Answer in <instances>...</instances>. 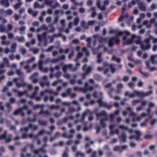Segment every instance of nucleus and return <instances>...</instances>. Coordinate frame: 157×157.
<instances>
[{"label":"nucleus","instance_id":"nucleus-1","mask_svg":"<svg viewBox=\"0 0 157 157\" xmlns=\"http://www.w3.org/2000/svg\"><path fill=\"white\" fill-rule=\"evenodd\" d=\"M82 69L85 72L81 74L82 78L83 79H85L86 76L91 72L92 68L91 66H88L86 64L83 66Z\"/></svg>","mask_w":157,"mask_h":157},{"label":"nucleus","instance_id":"nucleus-2","mask_svg":"<svg viewBox=\"0 0 157 157\" xmlns=\"http://www.w3.org/2000/svg\"><path fill=\"white\" fill-rule=\"evenodd\" d=\"M124 34L125 35L123 37V44L124 45H130L132 43V37L130 39H128V37L130 35V33L129 31L127 30L124 31Z\"/></svg>","mask_w":157,"mask_h":157},{"label":"nucleus","instance_id":"nucleus-3","mask_svg":"<svg viewBox=\"0 0 157 157\" xmlns=\"http://www.w3.org/2000/svg\"><path fill=\"white\" fill-rule=\"evenodd\" d=\"M6 131H5L3 134L0 135V140H4L5 142L8 143L10 142L11 140L12 135L11 134H8L6 137Z\"/></svg>","mask_w":157,"mask_h":157},{"label":"nucleus","instance_id":"nucleus-4","mask_svg":"<svg viewBox=\"0 0 157 157\" xmlns=\"http://www.w3.org/2000/svg\"><path fill=\"white\" fill-rule=\"evenodd\" d=\"M134 92L135 93H136V95H138L140 97H144L145 96H148L153 93V92L151 90H150L146 93L141 91H137L136 90H135Z\"/></svg>","mask_w":157,"mask_h":157},{"label":"nucleus","instance_id":"nucleus-5","mask_svg":"<svg viewBox=\"0 0 157 157\" xmlns=\"http://www.w3.org/2000/svg\"><path fill=\"white\" fill-rule=\"evenodd\" d=\"M141 38L140 36H136L135 34H133L132 35V42L134 41L137 44H141Z\"/></svg>","mask_w":157,"mask_h":157},{"label":"nucleus","instance_id":"nucleus-6","mask_svg":"<svg viewBox=\"0 0 157 157\" xmlns=\"http://www.w3.org/2000/svg\"><path fill=\"white\" fill-rule=\"evenodd\" d=\"M119 42V40L117 37H113L109 39L108 44L110 47H112L113 45L114 42L118 43Z\"/></svg>","mask_w":157,"mask_h":157},{"label":"nucleus","instance_id":"nucleus-7","mask_svg":"<svg viewBox=\"0 0 157 157\" xmlns=\"http://www.w3.org/2000/svg\"><path fill=\"white\" fill-rule=\"evenodd\" d=\"M47 5H49L52 9H55L58 7L59 6L60 4L56 0H52Z\"/></svg>","mask_w":157,"mask_h":157},{"label":"nucleus","instance_id":"nucleus-8","mask_svg":"<svg viewBox=\"0 0 157 157\" xmlns=\"http://www.w3.org/2000/svg\"><path fill=\"white\" fill-rule=\"evenodd\" d=\"M88 12H91V17L92 18L94 17L97 15L96 8L95 7H91L90 9L88 11Z\"/></svg>","mask_w":157,"mask_h":157},{"label":"nucleus","instance_id":"nucleus-9","mask_svg":"<svg viewBox=\"0 0 157 157\" xmlns=\"http://www.w3.org/2000/svg\"><path fill=\"white\" fill-rule=\"evenodd\" d=\"M28 13L32 15L33 17H36L37 16L38 12L36 10H33V9L31 8H29L28 9Z\"/></svg>","mask_w":157,"mask_h":157},{"label":"nucleus","instance_id":"nucleus-10","mask_svg":"<svg viewBox=\"0 0 157 157\" xmlns=\"http://www.w3.org/2000/svg\"><path fill=\"white\" fill-rule=\"evenodd\" d=\"M48 32H45L43 33L41 35H38V40L40 41L43 40H45L46 39V36Z\"/></svg>","mask_w":157,"mask_h":157},{"label":"nucleus","instance_id":"nucleus-11","mask_svg":"<svg viewBox=\"0 0 157 157\" xmlns=\"http://www.w3.org/2000/svg\"><path fill=\"white\" fill-rule=\"evenodd\" d=\"M141 49L144 50H146L150 48L151 47V45L149 44H146L143 43L141 45Z\"/></svg>","mask_w":157,"mask_h":157},{"label":"nucleus","instance_id":"nucleus-12","mask_svg":"<svg viewBox=\"0 0 157 157\" xmlns=\"http://www.w3.org/2000/svg\"><path fill=\"white\" fill-rule=\"evenodd\" d=\"M101 2L100 0H97L96 1V5L98 8L101 11H103L105 10L106 7L105 6H101Z\"/></svg>","mask_w":157,"mask_h":157},{"label":"nucleus","instance_id":"nucleus-13","mask_svg":"<svg viewBox=\"0 0 157 157\" xmlns=\"http://www.w3.org/2000/svg\"><path fill=\"white\" fill-rule=\"evenodd\" d=\"M34 8L35 9L37 8H39L40 9L43 8L45 7V4L44 3L42 4L41 5L37 2H35L33 5Z\"/></svg>","mask_w":157,"mask_h":157},{"label":"nucleus","instance_id":"nucleus-14","mask_svg":"<svg viewBox=\"0 0 157 157\" xmlns=\"http://www.w3.org/2000/svg\"><path fill=\"white\" fill-rule=\"evenodd\" d=\"M17 44L16 43H13L10 45V48L12 52H15L17 48Z\"/></svg>","mask_w":157,"mask_h":157},{"label":"nucleus","instance_id":"nucleus-15","mask_svg":"<svg viewBox=\"0 0 157 157\" xmlns=\"http://www.w3.org/2000/svg\"><path fill=\"white\" fill-rule=\"evenodd\" d=\"M0 3L5 7H8L10 5L8 0H0Z\"/></svg>","mask_w":157,"mask_h":157},{"label":"nucleus","instance_id":"nucleus-16","mask_svg":"<svg viewBox=\"0 0 157 157\" xmlns=\"http://www.w3.org/2000/svg\"><path fill=\"white\" fill-rule=\"evenodd\" d=\"M44 114L45 115L46 117L48 116L51 114V113L50 111L48 110H47L45 111H44L43 109H42L41 111L39 113V114L40 115H42L43 114Z\"/></svg>","mask_w":157,"mask_h":157},{"label":"nucleus","instance_id":"nucleus-17","mask_svg":"<svg viewBox=\"0 0 157 157\" xmlns=\"http://www.w3.org/2000/svg\"><path fill=\"white\" fill-rule=\"evenodd\" d=\"M138 5L140 10L144 11H146V7L143 2L138 3Z\"/></svg>","mask_w":157,"mask_h":157},{"label":"nucleus","instance_id":"nucleus-18","mask_svg":"<svg viewBox=\"0 0 157 157\" xmlns=\"http://www.w3.org/2000/svg\"><path fill=\"white\" fill-rule=\"evenodd\" d=\"M90 110H86L82 114V117L81 118V120L80 121L82 122L83 121L85 118V117L86 115L90 113Z\"/></svg>","mask_w":157,"mask_h":157},{"label":"nucleus","instance_id":"nucleus-19","mask_svg":"<svg viewBox=\"0 0 157 157\" xmlns=\"http://www.w3.org/2000/svg\"><path fill=\"white\" fill-rule=\"evenodd\" d=\"M103 97L99 99L97 101L98 103L99 104L100 107H103L104 106L106 105V103L103 102L102 100V99Z\"/></svg>","mask_w":157,"mask_h":157},{"label":"nucleus","instance_id":"nucleus-20","mask_svg":"<svg viewBox=\"0 0 157 157\" xmlns=\"http://www.w3.org/2000/svg\"><path fill=\"white\" fill-rule=\"evenodd\" d=\"M81 26L85 29L89 28V26L88 24H87L85 20H82L81 22Z\"/></svg>","mask_w":157,"mask_h":157},{"label":"nucleus","instance_id":"nucleus-21","mask_svg":"<svg viewBox=\"0 0 157 157\" xmlns=\"http://www.w3.org/2000/svg\"><path fill=\"white\" fill-rule=\"evenodd\" d=\"M5 107L7 108V111L8 112H10L12 110V107L10 105V104L9 102H6L5 105Z\"/></svg>","mask_w":157,"mask_h":157},{"label":"nucleus","instance_id":"nucleus-22","mask_svg":"<svg viewBox=\"0 0 157 157\" xmlns=\"http://www.w3.org/2000/svg\"><path fill=\"white\" fill-rule=\"evenodd\" d=\"M103 95V93L101 92H100L99 93L97 92H95L93 94L94 97L95 98L97 97L101 98L102 97Z\"/></svg>","mask_w":157,"mask_h":157},{"label":"nucleus","instance_id":"nucleus-23","mask_svg":"<svg viewBox=\"0 0 157 157\" xmlns=\"http://www.w3.org/2000/svg\"><path fill=\"white\" fill-rule=\"evenodd\" d=\"M67 65L68 68H69L70 70L71 71H75L78 69V67H77L73 68V65L71 64H70Z\"/></svg>","mask_w":157,"mask_h":157},{"label":"nucleus","instance_id":"nucleus-24","mask_svg":"<svg viewBox=\"0 0 157 157\" xmlns=\"http://www.w3.org/2000/svg\"><path fill=\"white\" fill-rule=\"evenodd\" d=\"M135 133L136 134V140L138 141L140 139V138L142 134L141 132L139 130H136L135 131Z\"/></svg>","mask_w":157,"mask_h":157},{"label":"nucleus","instance_id":"nucleus-25","mask_svg":"<svg viewBox=\"0 0 157 157\" xmlns=\"http://www.w3.org/2000/svg\"><path fill=\"white\" fill-rule=\"evenodd\" d=\"M23 4V3L21 2H19L16 3L13 6V7L16 10H17Z\"/></svg>","mask_w":157,"mask_h":157},{"label":"nucleus","instance_id":"nucleus-26","mask_svg":"<svg viewBox=\"0 0 157 157\" xmlns=\"http://www.w3.org/2000/svg\"><path fill=\"white\" fill-rule=\"evenodd\" d=\"M102 56V53L101 52L97 56V62L98 63H101L103 59L101 58Z\"/></svg>","mask_w":157,"mask_h":157},{"label":"nucleus","instance_id":"nucleus-27","mask_svg":"<svg viewBox=\"0 0 157 157\" xmlns=\"http://www.w3.org/2000/svg\"><path fill=\"white\" fill-rule=\"evenodd\" d=\"M23 111V108H20L16 110L14 112L13 114L15 115H18L20 113L22 112Z\"/></svg>","mask_w":157,"mask_h":157},{"label":"nucleus","instance_id":"nucleus-28","mask_svg":"<svg viewBox=\"0 0 157 157\" xmlns=\"http://www.w3.org/2000/svg\"><path fill=\"white\" fill-rule=\"evenodd\" d=\"M80 21L79 18L77 16L75 17L74 21V25L76 26L78 25Z\"/></svg>","mask_w":157,"mask_h":157},{"label":"nucleus","instance_id":"nucleus-29","mask_svg":"<svg viewBox=\"0 0 157 157\" xmlns=\"http://www.w3.org/2000/svg\"><path fill=\"white\" fill-rule=\"evenodd\" d=\"M39 70H42L43 69V64L44 63L43 60L40 59L39 62Z\"/></svg>","mask_w":157,"mask_h":157},{"label":"nucleus","instance_id":"nucleus-30","mask_svg":"<svg viewBox=\"0 0 157 157\" xmlns=\"http://www.w3.org/2000/svg\"><path fill=\"white\" fill-rule=\"evenodd\" d=\"M16 38L19 42H24L25 41V38L23 36L20 37L17 36Z\"/></svg>","mask_w":157,"mask_h":157},{"label":"nucleus","instance_id":"nucleus-31","mask_svg":"<svg viewBox=\"0 0 157 157\" xmlns=\"http://www.w3.org/2000/svg\"><path fill=\"white\" fill-rule=\"evenodd\" d=\"M19 51L21 54L23 55H25L27 52L26 49L24 48H20L19 49Z\"/></svg>","mask_w":157,"mask_h":157},{"label":"nucleus","instance_id":"nucleus-32","mask_svg":"<svg viewBox=\"0 0 157 157\" xmlns=\"http://www.w3.org/2000/svg\"><path fill=\"white\" fill-rule=\"evenodd\" d=\"M106 115V113L105 111H102L100 113H97L96 114V116L98 118L101 116H105Z\"/></svg>","mask_w":157,"mask_h":157},{"label":"nucleus","instance_id":"nucleus-33","mask_svg":"<svg viewBox=\"0 0 157 157\" xmlns=\"http://www.w3.org/2000/svg\"><path fill=\"white\" fill-rule=\"evenodd\" d=\"M9 103L10 104H15L16 103V98H10L9 100Z\"/></svg>","mask_w":157,"mask_h":157},{"label":"nucleus","instance_id":"nucleus-34","mask_svg":"<svg viewBox=\"0 0 157 157\" xmlns=\"http://www.w3.org/2000/svg\"><path fill=\"white\" fill-rule=\"evenodd\" d=\"M38 122L39 124L40 125L44 126H46L48 124L47 121L40 120L38 121Z\"/></svg>","mask_w":157,"mask_h":157},{"label":"nucleus","instance_id":"nucleus-35","mask_svg":"<svg viewBox=\"0 0 157 157\" xmlns=\"http://www.w3.org/2000/svg\"><path fill=\"white\" fill-rule=\"evenodd\" d=\"M82 51L85 52V54L87 57L89 56L90 55V52L87 50L86 47H84L82 48Z\"/></svg>","mask_w":157,"mask_h":157},{"label":"nucleus","instance_id":"nucleus-36","mask_svg":"<svg viewBox=\"0 0 157 157\" xmlns=\"http://www.w3.org/2000/svg\"><path fill=\"white\" fill-rule=\"evenodd\" d=\"M30 51H32L34 54H36L39 52L40 49L37 48H33L30 49Z\"/></svg>","mask_w":157,"mask_h":157},{"label":"nucleus","instance_id":"nucleus-37","mask_svg":"<svg viewBox=\"0 0 157 157\" xmlns=\"http://www.w3.org/2000/svg\"><path fill=\"white\" fill-rule=\"evenodd\" d=\"M68 148H66L65 151H64L62 156L63 157H68Z\"/></svg>","mask_w":157,"mask_h":157},{"label":"nucleus","instance_id":"nucleus-38","mask_svg":"<svg viewBox=\"0 0 157 157\" xmlns=\"http://www.w3.org/2000/svg\"><path fill=\"white\" fill-rule=\"evenodd\" d=\"M94 78L95 79L98 81H100L101 80V77L100 75L98 74H95L94 75Z\"/></svg>","mask_w":157,"mask_h":157},{"label":"nucleus","instance_id":"nucleus-39","mask_svg":"<svg viewBox=\"0 0 157 157\" xmlns=\"http://www.w3.org/2000/svg\"><path fill=\"white\" fill-rule=\"evenodd\" d=\"M75 109L73 107H70L68 108V113L71 114L76 111Z\"/></svg>","mask_w":157,"mask_h":157},{"label":"nucleus","instance_id":"nucleus-40","mask_svg":"<svg viewBox=\"0 0 157 157\" xmlns=\"http://www.w3.org/2000/svg\"><path fill=\"white\" fill-rule=\"evenodd\" d=\"M24 69L27 71V73L30 72L32 69L30 67V66L29 65H28L24 67Z\"/></svg>","mask_w":157,"mask_h":157},{"label":"nucleus","instance_id":"nucleus-41","mask_svg":"<svg viewBox=\"0 0 157 157\" xmlns=\"http://www.w3.org/2000/svg\"><path fill=\"white\" fill-rule=\"evenodd\" d=\"M26 28V27L25 26H22L19 28L21 34H22L23 33H25Z\"/></svg>","mask_w":157,"mask_h":157},{"label":"nucleus","instance_id":"nucleus-42","mask_svg":"<svg viewBox=\"0 0 157 157\" xmlns=\"http://www.w3.org/2000/svg\"><path fill=\"white\" fill-rule=\"evenodd\" d=\"M29 127L33 129V130H36L38 129V127L36 125H33V124H30L29 125Z\"/></svg>","mask_w":157,"mask_h":157},{"label":"nucleus","instance_id":"nucleus-43","mask_svg":"<svg viewBox=\"0 0 157 157\" xmlns=\"http://www.w3.org/2000/svg\"><path fill=\"white\" fill-rule=\"evenodd\" d=\"M35 58L34 57H33L31 59L27 60L26 61V62L28 63H33L35 62Z\"/></svg>","mask_w":157,"mask_h":157},{"label":"nucleus","instance_id":"nucleus-44","mask_svg":"<svg viewBox=\"0 0 157 157\" xmlns=\"http://www.w3.org/2000/svg\"><path fill=\"white\" fill-rule=\"evenodd\" d=\"M28 91L25 90L23 92L18 91V96L21 97L23 96L24 94H26L27 93Z\"/></svg>","mask_w":157,"mask_h":157},{"label":"nucleus","instance_id":"nucleus-45","mask_svg":"<svg viewBox=\"0 0 157 157\" xmlns=\"http://www.w3.org/2000/svg\"><path fill=\"white\" fill-rule=\"evenodd\" d=\"M112 60L113 61H116L118 63H120L121 61V59L119 58H117V57L115 56H113Z\"/></svg>","mask_w":157,"mask_h":157},{"label":"nucleus","instance_id":"nucleus-46","mask_svg":"<svg viewBox=\"0 0 157 157\" xmlns=\"http://www.w3.org/2000/svg\"><path fill=\"white\" fill-rule=\"evenodd\" d=\"M16 74L19 76H24V74L22 72L20 69H16Z\"/></svg>","mask_w":157,"mask_h":157},{"label":"nucleus","instance_id":"nucleus-47","mask_svg":"<svg viewBox=\"0 0 157 157\" xmlns=\"http://www.w3.org/2000/svg\"><path fill=\"white\" fill-rule=\"evenodd\" d=\"M144 138L147 140H151L153 138V136L150 134H146Z\"/></svg>","mask_w":157,"mask_h":157},{"label":"nucleus","instance_id":"nucleus-48","mask_svg":"<svg viewBox=\"0 0 157 157\" xmlns=\"http://www.w3.org/2000/svg\"><path fill=\"white\" fill-rule=\"evenodd\" d=\"M59 20V17L58 16H56L54 19V21L52 23V25H54L57 23Z\"/></svg>","mask_w":157,"mask_h":157},{"label":"nucleus","instance_id":"nucleus-49","mask_svg":"<svg viewBox=\"0 0 157 157\" xmlns=\"http://www.w3.org/2000/svg\"><path fill=\"white\" fill-rule=\"evenodd\" d=\"M114 65L113 64H110L109 67L111 69V72L112 73H114L116 71V68L114 67Z\"/></svg>","mask_w":157,"mask_h":157},{"label":"nucleus","instance_id":"nucleus-50","mask_svg":"<svg viewBox=\"0 0 157 157\" xmlns=\"http://www.w3.org/2000/svg\"><path fill=\"white\" fill-rule=\"evenodd\" d=\"M2 61L3 62L6 64L7 66L8 67L9 64V61L8 59L6 57H4L2 58Z\"/></svg>","mask_w":157,"mask_h":157},{"label":"nucleus","instance_id":"nucleus-51","mask_svg":"<svg viewBox=\"0 0 157 157\" xmlns=\"http://www.w3.org/2000/svg\"><path fill=\"white\" fill-rule=\"evenodd\" d=\"M105 120L107 121L106 119H101L100 121V124L104 128H105L106 126V124L105 123L104 121Z\"/></svg>","mask_w":157,"mask_h":157},{"label":"nucleus","instance_id":"nucleus-52","mask_svg":"<svg viewBox=\"0 0 157 157\" xmlns=\"http://www.w3.org/2000/svg\"><path fill=\"white\" fill-rule=\"evenodd\" d=\"M5 13L6 15H10L13 13V11L10 9H8L5 11Z\"/></svg>","mask_w":157,"mask_h":157},{"label":"nucleus","instance_id":"nucleus-53","mask_svg":"<svg viewBox=\"0 0 157 157\" xmlns=\"http://www.w3.org/2000/svg\"><path fill=\"white\" fill-rule=\"evenodd\" d=\"M1 44L2 45H5L6 46H8L10 44V42L9 41H1Z\"/></svg>","mask_w":157,"mask_h":157},{"label":"nucleus","instance_id":"nucleus-54","mask_svg":"<svg viewBox=\"0 0 157 157\" xmlns=\"http://www.w3.org/2000/svg\"><path fill=\"white\" fill-rule=\"evenodd\" d=\"M7 36L8 38L11 39L14 37V35L11 33H8L7 34Z\"/></svg>","mask_w":157,"mask_h":157},{"label":"nucleus","instance_id":"nucleus-55","mask_svg":"<svg viewBox=\"0 0 157 157\" xmlns=\"http://www.w3.org/2000/svg\"><path fill=\"white\" fill-rule=\"evenodd\" d=\"M156 57V56L155 55H152L151 56L150 59L152 63L153 64H155V59Z\"/></svg>","mask_w":157,"mask_h":157},{"label":"nucleus","instance_id":"nucleus-56","mask_svg":"<svg viewBox=\"0 0 157 157\" xmlns=\"http://www.w3.org/2000/svg\"><path fill=\"white\" fill-rule=\"evenodd\" d=\"M94 144V141H90L89 142L86 143V147H91L93 146V145Z\"/></svg>","mask_w":157,"mask_h":157},{"label":"nucleus","instance_id":"nucleus-57","mask_svg":"<svg viewBox=\"0 0 157 157\" xmlns=\"http://www.w3.org/2000/svg\"><path fill=\"white\" fill-rule=\"evenodd\" d=\"M62 72L61 71H59L56 73L55 76L58 79H59L62 75Z\"/></svg>","mask_w":157,"mask_h":157},{"label":"nucleus","instance_id":"nucleus-58","mask_svg":"<svg viewBox=\"0 0 157 157\" xmlns=\"http://www.w3.org/2000/svg\"><path fill=\"white\" fill-rule=\"evenodd\" d=\"M13 27V25L10 24H8L6 25L7 30L8 31H10L12 30Z\"/></svg>","mask_w":157,"mask_h":157},{"label":"nucleus","instance_id":"nucleus-59","mask_svg":"<svg viewBox=\"0 0 157 157\" xmlns=\"http://www.w3.org/2000/svg\"><path fill=\"white\" fill-rule=\"evenodd\" d=\"M14 17L15 18V21H17L21 18V16L15 13L14 15Z\"/></svg>","mask_w":157,"mask_h":157},{"label":"nucleus","instance_id":"nucleus-60","mask_svg":"<svg viewBox=\"0 0 157 157\" xmlns=\"http://www.w3.org/2000/svg\"><path fill=\"white\" fill-rule=\"evenodd\" d=\"M147 112L148 116L150 118H151L152 117V115L151 113V110L150 108H148L147 109Z\"/></svg>","mask_w":157,"mask_h":157},{"label":"nucleus","instance_id":"nucleus-61","mask_svg":"<svg viewBox=\"0 0 157 157\" xmlns=\"http://www.w3.org/2000/svg\"><path fill=\"white\" fill-rule=\"evenodd\" d=\"M147 112L148 116L150 118H151L152 117V115L151 113V110L150 108H148L147 109Z\"/></svg>","mask_w":157,"mask_h":157},{"label":"nucleus","instance_id":"nucleus-62","mask_svg":"<svg viewBox=\"0 0 157 157\" xmlns=\"http://www.w3.org/2000/svg\"><path fill=\"white\" fill-rule=\"evenodd\" d=\"M147 112L148 116L150 118H151L152 117V115L151 113V110L150 108H148L147 109Z\"/></svg>","mask_w":157,"mask_h":157},{"label":"nucleus","instance_id":"nucleus-63","mask_svg":"<svg viewBox=\"0 0 157 157\" xmlns=\"http://www.w3.org/2000/svg\"><path fill=\"white\" fill-rule=\"evenodd\" d=\"M8 58L10 60H13L15 59V56L13 54H10L8 56Z\"/></svg>","mask_w":157,"mask_h":157},{"label":"nucleus","instance_id":"nucleus-64","mask_svg":"<svg viewBox=\"0 0 157 157\" xmlns=\"http://www.w3.org/2000/svg\"><path fill=\"white\" fill-rule=\"evenodd\" d=\"M38 72H36L34 73L30 77L31 79H33L35 78L36 77H37L39 75Z\"/></svg>","mask_w":157,"mask_h":157}]
</instances>
